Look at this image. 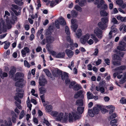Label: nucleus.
I'll use <instances>...</instances> for the list:
<instances>
[{
    "label": "nucleus",
    "mask_w": 126,
    "mask_h": 126,
    "mask_svg": "<svg viewBox=\"0 0 126 126\" xmlns=\"http://www.w3.org/2000/svg\"><path fill=\"white\" fill-rule=\"evenodd\" d=\"M96 89L97 91H99L101 93H103L105 91L104 88L103 87L96 86Z\"/></svg>",
    "instance_id": "19"
},
{
    "label": "nucleus",
    "mask_w": 126,
    "mask_h": 126,
    "mask_svg": "<svg viewBox=\"0 0 126 126\" xmlns=\"http://www.w3.org/2000/svg\"><path fill=\"white\" fill-rule=\"evenodd\" d=\"M23 96V93H16L15 94V96L14 97L15 99L20 104L21 103V100L19 99L18 97L20 98H22Z\"/></svg>",
    "instance_id": "6"
},
{
    "label": "nucleus",
    "mask_w": 126,
    "mask_h": 126,
    "mask_svg": "<svg viewBox=\"0 0 126 126\" xmlns=\"http://www.w3.org/2000/svg\"><path fill=\"white\" fill-rule=\"evenodd\" d=\"M76 83V82L75 81H72L70 83V85L69 86V87L70 88H72L74 85Z\"/></svg>",
    "instance_id": "51"
},
{
    "label": "nucleus",
    "mask_w": 126,
    "mask_h": 126,
    "mask_svg": "<svg viewBox=\"0 0 126 126\" xmlns=\"http://www.w3.org/2000/svg\"><path fill=\"white\" fill-rule=\"evenodd\" d=\"M83 91L82 90L79 91L77 92L75 94L74 98H77L79 97L83 99L84 98V94H83Z\"/></svg>",
    "instance_id": "7"
},
{
    "label": "nucleus",
    "mask_w": 126,
    "mask_h": 126,
    "mask_svg": "<svg viewBox=\"0 0 126 126\" xmlns=\"http://www.w3.org/2000/svg\"><path fill=\"white\" fill-rule=\"evenodd\" d=\"M88 113L89 115L91 117H93L94 116V113L93 111L91 110H88Z\"/></svg>",
    "instance_id": "49"
},
{
    "label": "nucleus",
    "mask_w": 126,
    "mask_h": 126,
    "mask_svg": "<svg viewBox=\"0 0 126 126\" xmlns=\"http://www.w3.org/2000/svg\"><path fill=\"white\" fill-rule=\"evenodd\" d=\"M58 20L60 24L62 26H63L66 25V22L62 17H60Z\"/></svg>",
    "instance_id": "14"
},
{
    "label": "nucleus",
    "mask_w": 126,
    "mask_h": 126,
    "mask_svg": "<svg viewBox=\"0 0 126 126\" xmlns=\"http://www.w3.org/2000/svg\"><path fill=\"white\" fill-rule=\"evenodd\" d=\"M85 100L83 99H79L77 100L76 102V105L78 106H83Z\"/></svg>",
    "instance_id": "9"
},
{
    "label": "nucleus",
    "mask_w": 126,
    "mask_h": 126,
    "mask_svg": "<svg viewBox=\"0 0 126 126\" xmlns=\"http://www.w3.org/2000/svg\"><path fill=\"white\" fill-rule=\"evenodd\" d=\"M81 87L80 85L79 84H76L74 87V89L75 91H78L80 89Z\"/></svg>",
    "instance_id": "36"
},
{
    "label": "nucleus",
    "mask_w": 126,
    "mask_h": 126,
    "mask_svg": "<svg viewBox=\"0 0 126 126\" xmlns=\"http://www.w3.org/2000/svg\"><path fill=\"white\" fill-rule=\"evenodd\" d=\"M18 80L15 83V86L17 87H22L23 85L22 83L24 81V79L22 78H20L18 79Z\"/></svg>",
    "instance_id": "10"
},
{
    "label": "nucleus",
    "mask_w": 126,
    "mask_h": 126,
    "mask_svg": "<svg viewBox=\"0 0 126 126\" xmlns=\"http://www.w3.org/2000/svg\"><path fill=\"white\" fill-rule=\"evenodd\" d=\"M43 123H45L47 126H49L50 125V123L48 121L45 119H44L43 121Z\"/></svg>",
    "instance_id": "62"
},
{
    "label": "nucleus",
    "mask_w": 126,
    "mask_h": 126,
    "mask_svg": "<svg viewBox=\"0 0 126 126\" xmlns=\"http://www.w3.org/2000/svg\"><path fill=\"white\" fill-rule=\"evenodd\" d=\"M24 77V74L21 72H18L16 73L15 75V79L16 80L19 79V78L23 77Z\"/></svg>",
    "instance_id": "12"
},
{
    "label": "nucleus",
    "mask_w": 126,
    "mask_h": 126,
    "mask_svg": "<svg viewBox=\"0 0 126 126\" xmlns=\"http://www.w3.org/2000/svg\"><path fill=\"white\" fill-rule=\"evenodd\" d=\"M119 45L117 48L118 50L122 51H125L126 47V44L125 42L122 41H120L119 43Z\"/></svg>",
    "instance_id": "3"
},
{
    "label": "nucleus",
    "mask_w": 126,
    "mask_h": 126,
    "mask_svg": "<svg viewBox=\"0 0 126 126\" xmlns=\"http://www.w3.org/2000/svg\"><path fill=\"white\" fill-rule=\"evenodd\" d=\"M29 51L30 49L28 47H24L22 50L21 51L22 56L23 57H25L26 53H29Z\"/></svg>",
    "instance_id": "11"
},
{
    "label": "nucleus",
    "mask_w": 126,
    "mask_h": 126,
    "mask_svg": "<svg viewBox=\"0 0 126 126\" xmlns=\"http://www.w3.org/2000/svg\"><path fill=\"white\" fill-rule=\"evenodd\" d=\"M77 10L81 12L82 11L81 8L78 5H76L74 7Z\"/></svg>",
    "instance_id": "47"
},
{
    "label": "nucleus",
    "mask_w": 126,
    "mask_h": 126,
    "mask_svg": "<svg viewBox=\"0 0 126 126\" xmlns=\"http://www.w3.org/2000/svg\"><path fill=\"white\" fill-rule=\"evenodd\" d=\"M11 6L12 7L11 8L13 11H14V10H16L15 9H18V7L17 5L12 4L11 5Z\"/></svg>",
    "instance_id": "39"
},
{
    "label": "nucleus",
    "mask_w": 126,
    "mask_h": 126,
    "mask_svg": "<svg viewBox=\"0 0 126 126\" xmlns=\"http://www.w3.org/2000/svg\"><path fill=\"white\" fill-rule=\"evenodd\" d=\"M109 22L108 17H103L101 19V21L98 23V26L101 30H105L108 27Z\"/></svg>",
    "instance_id": "2"
},
{
    "label": "nucleus",
    "mask_w": 126,
    "mask_h": 126,
    "mask_svg": "<svg viewBox=\"0 0 126 126\" xmlns=\"http://www.w3.org/2000/svg\"><path fill=\"white\" fill-rule=\"evenodd\" d=\"M101 16L103 17H106L108 16V14L104 10H101L100 12Z\"/></svg>",
    "instance_id": "27"
},
{
    "label": "nucleus",
    "mask_w": 126,
    "mask_h": 126,
    "mask_svg": "<svg viewBox=\"0 0 126 126\" xmlns=\"http://www.w3.org/2000/svg\"><path fill=\"white\" fill-rule=\"evenodd\" d=\"M46 109L47 112H49L52 110V107L51 105H48L46 106Z\"/></svg>",
    "instance_id": "33"
},
{
    "label": "nucleus",
    "mask_w": 126,
    "mask_h": 126,
    "mask_svg": "<svg viewBox=\"0 0 126 126\" xmlns=\"http://www.w3.org/2000/svg\"><path fill=\"white\" fill-rule=\"evenodd\" d=\"M84 108L83 107H81L78 106L77 109V110L79 114H82L83 112Z\"/></svg>",
    "instance_id": "32"
},
{
    "label": "nucleus",
    "mask_w": 126,
    "mask_h": 126,
    "mask_svg": "<svg viewBox=\"0 0 126 126\" xmlns=\"http://www.w3.org/2000/svg\"><path fill=\"white\" fill-rule=\"evenodd\" d=\"M117 53L118 54V55L122 57H123L124 55V53L123 52L119 51L118 52H117Z\"/></svg>",
    "instance_id": "60"
},
{
    "label": "nucleus",
    "mask_w": 126,
    "mask_h": 126,
    "mask_svg": "<svg viewBox=\"0 0 126 126\" xmlns=\"http://www.w3.org/2000/svg\"><path fill=\"white\" fill-rule=\"evenodd\" d=\"M67 40L68 42H70V45H72V44H73V40L71 39L70 36H68L67 38Z\"/></svg>",
    "instance_id": "53"
},
{
    "label": "nucleus",
    "mask_w": 126,
    "mask_h": 126,
    "mask_svg": "<svg viewBox=\"0 0 126 126\" xmlns=\"http://www.w3.org/2000/svg\"><path fill=\"white\" fill-rule=\"evenodd\" d=\"M101 107L100 106H97L94 107L93 109L94 112L95 114H98L99 110L101 109Z\"/></svg>",
    "instance_id": "13"
},
{
    "label": "nucleus",
    "mask_w": 126,
    "mask_h": 126,
    "mask_svg": "<svg viewBox=\"0 0 126 126\" xmlns=\"http://www.w3.org/2000/svg\"><path fill=\"white\" fill-rule=\"evenodd\" d=\"M55 24L56 26V27L58 29H59L60 28L59 26V24L60 23L58 20H57L55 21Z\"/></svg>",
    "instance_id": "63"
},
{
    "label": "nucleus",
    "mask_w": 126,
    "mask_h": 126,
    "mask_svg": "<svg viewBox=\"0 0 126 126\" xmlns=\"http://www.w3.org/2000/svg\"><path fill=\"white\" fill-rule=\"evenodd\" d=\"M39 84L41 86H44L47 83V81L43 76L39 77Z\"/></svg>",
    "instance_id": "5"
},
{
    "label": "nucleus",
    "mask_w": 126,
    "mask_h": 126,
    "mask_svg": "<svg viewBox=\"0 0 126 126\" xmlns=\"http://www.w3.org/2000/svg\"><path fill=\"white\" fill-rule=\"evenodd\" d=\"M10 16V14L7 11H6L5 12V15L4 16V17L5 19L6 20L9 21V19L8 16Z\"/></svg>",
    "instance_id": "28"
},
{
    "label": "nucleus",
    "mask_w": 126,
    "mask_h": 126,
    "mask_svg": "<svg viewBox=\"0 0 126 126\" xmlns=\"http://www.w3.org/2000/svg\"><path fill=\"white\" fill-rule=\"evenodd\" d=\"M77 20L75 19H72L71 20L72 25L71 26V29L74 32L78 27V25L77 24Z\"/></svg>",
    "instance_id": "4"
},
{
    "label": "nucleus",
    "mask_w": 126,
    "mask_h": 126,
    "mask_svg": "<svg viewBox=\"0 0 126 126\" xmlns=\"http://www.w3.org/2000/svg\"><path fill=\"white\" fill-rule=\"evenodd\" d=\"M58 113L56 111H52L50 113V114L52 116L57 117L58 114Z\"/></svg>",
    "instance_id": "40"
},
{
    "label": "nucleus",
    "mask_w": 126,
    "mask_h": 126,
    "mask_svg": "<svg viewBox=\"0 0 126 126\" xmlns=\"http://www.w3.org/2000/svg\"><path fill=\"white\" fill-rule=\"evenodd\" d=\"M15 15L17 16H18L21 14V10H19L17 12L16 10H14L13 11Z\"/></svg>",
    "instance_id": "59"
},
{
    "label": "nucleus",
    "mask_w": 126,
    "mask_h": 126,
    "mask_svg": "<svg viewBox=\"0 0 126 126\" xmlns=\"http://www.w3.org/2000/svg\"><path fill=\"white\" fill-rule=\"evenodd\" d=\"M63 116V114L62 113H59L56 118L57 120L64 123L66 122L67 121L68 118L69 122H73L74 120H75L78 119L79 117L77 112H72L69 114L65 113L64 116Z\"/></svg>",
    "instance_id": "1"
},
{
    "label": "nucleus",
    "mask_w": 126,
    "mask_h": 126,
    "mask_svg": "<svg viewBox=\"0 0 126 126\" xmlns=\"http://www.w3.org/2000/svg\"><path fill=\"white\" fill-rule=\"evenodd\" d=\"M39 91H40V93L41 94H43L45 93L46 92V90L43 87H41L39 88Z\"/></svg>",
    "instance_id": "42"
},
{
    "label": "nucleus",
    "mask_w": 126,
    "mask_h": 126,
    "mask_svg": "<svg viewBox=\"0 0 126 126\" xmlns=\"http://www.w3.org/2000/svg\"><path fill=\"white\" fill-rule=\"evenodd\" d=\"M16 72V68L13 66L12 67L11 70L9 72V74L10 75L13 76Z\"/></svg>",
    "instance_id": "22"
},
{
    "label": "nucleus",
    "mask_w": 126,
    "mask_h": 126,
    "mask_svg": "<svg viewBox=\"0 0 126 126\" xmlns=\"http://www.w3.org/2000/svg\"><path fill=\"white\" fill-rule=\"evenodd\" d=\"M111 22L113 24H117L118 21L116 20V18L114 17H113L112 18L111 20Z\"/></svg>",
    "instance_id": "44"
},
{
    "label": "nucleus",
    "mask_w": 126,
    "mask_h": 126,
    "mask_svg": "<svg viewBox=\"0 0 126 126\" xmlns=\"http://www.w3.org/2000/svg\"><path fill=\"white\" fill-rule=\"evenodd\" d=\"M43 71L46 73V75L48 77H51V74L48 70L47 69H43Z\"/></svg>",
    "instance_id": "34"
},
{
    "label": "nucleus",
    "mask_w": 126,
    "mask_h": 126,
    "mask_svg": "<svg viewBox=\"0 0 126 126\" xmlns=\"http://www.w3.org/2000/svg\"><path fill=\"white\" fill-rule=\"evenodd\" d=\"M2 28L3 29H5L6 28V27H7L8 29H11L12 27V25L10 23H8L7 22V26L3 22L2 23Z\"/></svg>",
    "instance_id": "20"
},
{
    "label": "nucleus",
    "mask_w": 126,
    "mask_h": 126,
    "mask_svg": "<svg viewBox=\"0 0 126 126\" xmlns=\"http://www.w3.org/2000/svg\"><path fill=\"white\" fill-rule=\"evenodd\" d=\"M76 35L78 38H80L82 35L81 30L80 29H78L76 32Z\"/></svg>",
    "instance_id": "24"
},
{
    "label": "nucleus",
    "mask_w": 126,
    "mask_h": 126,
    "mask_svg": "<svg viewBox=\"0 0 126 126\" xmlns=\"http://www.w3.org/2000/svg\"><path fill=\"white\" fill-rule=\"evenodd\" d=\"M65 32L66 34L68 35L70 34V32L69 29L67 26H66L65 27Z\"/></svg>",
    "instance_id": "54"
},
{
    "label": "nucleus",
    "mask_w": 126,
    "mask_h": 126,
    "mask_svg": "<svg viewBox=\"0 0 126 126\" xmlns=\"http://www.w3.org/2000/svg\"><path fill=\"white\" fill-rule=\"evenodd\" d=\"M107 109H111L110 110L109 112V114H110L111 113L113 112L115 109V107L112 105H109L107 107Z\"/></svg>",
    "instance_id": "29"
},
{
    "label": "nucleus",
    "mask_w": 126,
    "mask_h": 126,
    "mask_svg": "<svg viewBox=\"0 0 126 126\" xmlns=\"http://www.w3.org/2000/svg\"><path fill=\"white\" fill-rule=\"evenodd\" d=\"M116 2L118 5L121 6L123 3V1L122 0H118L116 1Z\"/></svg>",
    "instance_id": "52"
},
{
    "label": "nucleus",
    "mask_w": 126,
    "mask_h": 126,
    "mask_svg": "<svg viewBox=\"0 0 126 126\" xmlns=\"http://www.w3.org/2000/svg\"><path fill=\"white\" fill-rule=\"evenodd\" d=\"M4 43L5 44L4 46V49H7L10 45V42H7V41H5L2 42L1 44H3Z\"/></svg>",
    "instance_id": "23"
},
{
    "label": "nucleus",
    "mask_w": 126,
    "mask_h": 126,
    "mask_svg": "<svg viewBox=\"0 0 126 126\" xmlns=\"http://www.w3.org/2000/svg\"><path fill=\"white\" fill-rule=\"evenodd\" d=\"M126 66L125 65H123L120 66L119 67L116 68L115 69H113L112 71H118L121 70H125L126 69Z\"/></svg>",
    "instance_id": "17"
},
{
    "label": "nucleus",
    "mask_w": 126,
    "mask_h": 126,
    "mask_svg": "<svg viewBox=\"0 0 126 126\" xmlns=\"http://www.w3.org/2000/svg\"><path fill=\"white\" fill-rule=\"evenodd\" d=\"M15 103L16 106L19 109H22V108L21 105L19 104H18L16 101L15 102Z\"/></svg>",
    "instance_id": "61"
},
{
    "label": "nucleus",
    "mask_w": 126,
    "mask_h": 126,
    "mask_svg": "<svg viewBox=\"0 0 126 126\" xmlns=\"http://www.w3.org/2000/svg\"><path fill=\"white\" fill-rule=\"evenodd\" d=\"M120 101L121 103L122 104H126V99L124 97L122 98Z\"/></svg>",
    "instance_id": "57"
},
{
    "label": "nucleus",
    "mask_w": 126,
    "mask_h": 126,
    "mask_svg": "<svg viewBox=\"0 0 126 126\" xmlns=\"http://www.w3.org/2000/svg\"><path fill=\"white\" fill-rule=\"evenodd\" d=\"M8 121L7 122L5 120L4 122V124H6V126H11L12 125V123L10 118H8Z\"/></svg>",
    "instance_id": "25"
},
{
    "label": "nucleus",
    "mask_w": 126,
    "mask_h": 126,
    "mask_svg": "<svg viewBox=\"0 0 126 126\" xmlns=\"http://www.w3.org/2000/svg\"><path fill=\"white\" fill-rule=\"evenodd\" d=\"M94 33L99 38H101L102 36V31L98 28H97L95 30Z\"/></svg>",
    "instance_id": "8"
},
{
    "label": "nucleus",
    "mask_w": 126,
    "mask_h": 126,
    "mask_svg": "<svg viewBox=\"0 0 126 126\" xmlns=\"http://www.w3.org/2000/svg\"><path fill=\"white\" fill-rule=\"evenodd\" d=\"M111 30L110 31V33L111 32L115 33L117 31V29L116 28V26L115 25H113L111 27Z\"/></svg>",
    "instance_id": "26"
},
{
    "label": "nucleus",
    "mask_w": 126,
    "mask_h": 126,
    "mask_svg": "<svg viewBox=\"0 0 126 126\" xmlns=\"http://www.w3.org/2000/svg\"><path fill=\"white\" fill-rule=\"evenodd\" d=\"M91 38L94 41L95 43L98 41V40L94 34H91Z\"/></svg>",
    "instance_id": "41"
},
{
    "label": "nucleus",
    "mask_w": 126,
    "mask_h": 126,
    "mask_svg": "<svg viewBox=\"0 0 126 126\" xmlns=\"http://www.w3.org/2000/svg\"><path fill=\"white\" fill-rule=\"evenodd\" d=\"M87 98L88 99H90L94 98L93 94L91 93L90 92H87Z\"/></svg>",
    "instance_id": "30"
},
{
    "label": "nucleus",
    "mask_w": 126,
    "mask_h": 126,
    "mask_svg": "<svg viewBox=\"0 0 126 126\" xmlns=\"http://www.w3.org/2000/svg\"><path fill=\"white\" fill-rule=\"evenodd\" d=\"M85 2V0H81L79 2V5L81 6H83L84 4V3Z\"/></svg>",
    "instance_id": "55"
},
{
    "label": "nucleus",
    "mask_w": 126,
    "mask_h": 126,
    "mask_svg": "<svg viewBox=\"0 0 126 126\" xmlns=\"http://www.w3.org/2000/svg\"><path fill=\"white\" fill-rule=\"evenodd\" d=\"M46 40L47 43H52L54 40V38L51 36H48L46 37Z\"/></svg>",
    "instance_id": "16"
},
{
    "label": "nucleus",
    "mask_w": 126,
    "mask_h": 126,
    "mask_svg": "<svg viewBox=\"0 0 126 126\" xmlns=\"http://www.w3.org/2000/svg\"><path fill=\"white\" fill-rule=\"evenodd\" d=\"M71 16L73 17H76L78 15V13L76 11L72 10L71 12Z\"/></svg>",
    "instance_id": "35"
},
{
    "label": "nucleus",
    "mask_w": 126,
    "mask_h": 126,
    "mask_svg": "<svg viewBox=\"0 0 126 126\" xmlns=\"http://www.w3.org/2000/svg\"><path fill=\"white\" fill-rule=\"evenodd\" d=\"M61 78L63 80H64L65 79H67L68 78V73L66 72H64L63 75L61 76Z\"/></svg>",
    "instance_id": "31"
},
{
    "label": "nucleus",
    "mask_w": 126,
    "mask_h": 126,
    "mask_svg": "<svg viewBox=\"0 0 126 126\" xmlns=\"http://www.w3.org/2000/svg\"><path fill=\"white\" fill-rule=\"evenodd\" d=\"M65 52L69 58L72 57L73 54V53L72 51L67 49L65 50Z\"/></svg>",
    "instance_id": "18"
},
{
    "label": "nucleus",
    "mask_w": 126,
    "mask_h": 126,
    "mask_svg": "<svg viewBox=\"0 0 126 126\" xmlns=\"http://www.w3.org/2000/svg\"><path fill=\"white\" fill-rule=\"evenodd\" d=\"M104 3V1L103 0H101L100 1L99 3L98 4L97 7L98 8L101 7V8L103 6V5Z\"/></svg>",
    "instance_id": "37"
},
{
    "label": "nucleus",
    "mask_w": 126,
    "mask_h": 126,
    "mask_svg": "<svg viewBox=\"0 0 126 126\" xmlns=\"http://www.w3.org/2000/svg\"><path fill=\"white\" fill-rule=\"evenodd\" d=\"M0 76L1 78H3L4 77H6L7 76V74L6 73H0Z\"/></svg>",
    "instance_id": "45"
},
{
    "label": "nucleus",
    "mask_w": 126,
    "mask_h": 126,
    "mask_svg": "<svg viewBox=\"0 0 126 126\" xmlns=\"http://www.w3.org/2000/svg\"><path fill=\"white\" fill-rule=\"evenodd\" d=\"M61 74L62 73L61 71L60 70L54 71L52 72L53 75L55 77H58L60 75H61Z\"/></svg>",
    "instance_id": "15"
},
{
    "label": "nucleus",
    "mask_w": 126,
    "mask_h": 126,
    "mask_svg": "<svg viewBox=\"0 0 126 126\" xmlns=\"http://www.w3.org/2000/svg\"><path fill=\"white\" fill-rule=\"evenodd\" d=\"M82 37L87 41L89 38L90 35L89 34H87L83 36Z\"/></svg>",
    "instance_id": "50"
},
{
    "label": "nucleus",
    "mask_w": 126,
    "mask_h": 126,
    "mask_svg": "<svg viewBox=\"0 0 126 126\" xmlns=\"http://www.w3.org/2000/svg\"><path fill=\"white\" fill-rule=\"evenodd\" d=\"M112 63L113 65L115 66H119L121 64L120 61L114 60L112 61Z\"/></svg>",
    "instance_id": "21"
},
{
    "label": "nucleus",
    "mask_w": 126,
    "mask_h": 126,
    "mask_svg": "<svg viewBox=\"0 0 126 126\" xmlns=\"http://www.w3.org/2000/svg\"><path fill=\"white\" fill-rule=\"evenodd\" d=\"M65 54L64 52L59 53L56 56L57 58H63Z\"/></svg>",
    "instance_id": "38"
},
{
    "label": "nucleus",
    "mask_w": 126,
    "mask_h": 126,
    "mask_svg": "<svg viewBox=\"0 0 126 126\" xmlns=\"http://www.w3.org/2000/svg\"><path fill=\"white\" fill-rule=\"evenodd\" d=\"M24 115V112L23 110L21 112L19 117V119H22Z\"/></svg>",
    "instance_id": "46"
},
{
    "label": "nucleus",
    "mask_w": 126,
    "mask_h": 126,
    "mask_svg": "<svg viewBox=\"0 0 126 126\" xmlns=\"http://www.w3.org/2000/svg\"><path fill=\"white\" fill-rule=\"evenodd\" d=\"M80 41L81 43L83 44H84L86 41L82 37L80 38Z\"/></svg>",
    "instance_id": "56"
},
{
    "label": "nucleus",
    "mask_w": 126,
    "mask_h": 126,
    "mask_svg": "<svg viewBox=\"0 0 126 126\" xmlns=\"http://www.w3.org/2000/svg\"><path fill=\"white\" fill-rule=\"evenodd\" d=\"M116 18L118 20H120L122 22V20H123V17H122L120 15H118L116 17Z\"/></svg>",
    "instance_id": "64"
},
{
    "label": "nucleus",
    "mask_w": 126,
    "mask_h": 126,
    "mask_svg": "<svg viewBox=\"0 0 126 126\" xmlns=\"http://www.w3.org/2000/svg\"><path fill=\"white\" fill-rule=\"evenodd\" d=\"M24 65L25 66L28 68H29L30 67L29 63L26 60H24Z\"/></svg>",
    "instance_id": "48"
},
{
    "label": "nucleus",
    "mask_w": 126,
    "mask_h": 126,
    "mask_svg": "<svg viewBox=\"0 0 126 126\" xmlns=\"http://www.w3.org/2000/svg\"><path fill=\"white\" fill-rule=\"evenodd\" d=\"M114 57L115 59L116 60H118L119 61H120L121 60V59L120 58L118 55H117L115 54L114 55Z\"/></svg>",
    "instance_id": "58"
},
{
    "label": "nucleus",
    "mask_w": 126,
    "mask_h": 126,
    "mask_svg": "<svg viewBox=\"0 0 126 126\" xmlns=\"http://www.w3.org/2000/svg\"><path fill=\"white\" fill-rule=\"evenodd\" d=\"M16 117H17V115L15 113L13 112V115L12 118V120L13 122H16Z\"/></svg>",
    "instance_id": "43"
}]
</instances>
